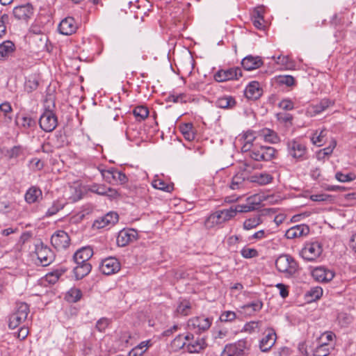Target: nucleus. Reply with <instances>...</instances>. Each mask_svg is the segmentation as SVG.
I'll return each instance as SVG.
<instances>
[{
    "label": "nucleus",
    "mask_w": 356,
    "mask_h": 356,
    "mask_svg": "<svg viewBox=\"0 0 356 356\" xmlns=\"http://www.w3.org/2000/svg\"><path fill=\"white\" fill-rule=\"evenodd\" d=\"M131 339V334L129 331H120L118 334V341L122 348L128 347L130 345L129 341Z\"/></svg>",
    "instance_id": "obj_44"
},
{
    "label": "nucleus",
    "mask_w": 356,
    "mask_h": 356,
    "mask_svg": "<svg viewBox=\"0 0 356 356\" xmlns=\"http://www.w3.org/2000/svg\"><path fill=\"white\" fill-rule=\"evenodd\" d=\"M120 268V261L115 257L106 258L102 261L99 265L100 271L106 275L117 273Z\"/></svg>",
    "instance_id": "obj_13"
},
{
    "label": "nucleus",
    "mask_w": 356,
    "mask_h": 356,
    "mask_svg": "<svg viewBox=\"0 0 356 356\" xmlns=\"http://www.w3.org/2000/svg\"><path fill=\"white\" fill-rule=\"evenodd\" d=\"M251 343L246 339L225 345L220 356H247L250 350Z\"/></svg>",
    "instance_id": "obj_4"
},
{
    "label": "nucleus",
    "mask_w": 356,
    "mask_h": 356,
    "mask_svg": "<svg viewBox=\"0 0 356 356\" xmlns=\"http://www.w3.org/2000/svg\"><path fill=\"white\" fill-rule=\"evenodd\" d=\"M35 252L40 265L42 266L49 265L54 260V254L53 251L42 241H38L35 244Z\"/></svg>",
    "instance_id": "obj_9"
},
{
    "label": "nucleus",
    "mask_w": 356,
    "mask_h": 356,
    "mask_svg": "<svg viewBox=\"0 0 356 356\" xmlns=\"http://www.w3.org/2000/svg\"><path fill=\"white\" fill-rule=\"evenodd\" d=\"M39 124L43 131L51 132L57 127V117L52 111H45L40 118Z\"/></svg>",
    "instance_id": "obj_11"
},
{
    "label": "nucleus",
    "mask_w": 356,
    "mask_h": 356,
    "mask_svg": "<svg viewBox=\"0 0 356 356\" xmlns=\"http://www.w3.org/2000/svg\"><path fill=\"white\" fill-rule=\"evenodd\" d=\"M287 155L296 162L304 161L308 159V150L305 143L300 138L288 140L286 142Z\"/></svg>",
    "instance_id": "obj_1"
},
{
    "label": "nucleus",
    "mask_w": 356,
    "mask_h": 356,
    "mask_svg": "<svg viewBox=\"0 0 356 356\" xmlns=\"http://www.w3.org/2000/svg\"><path fill=\"white\" fill-rule=\"evenodd\" d=\"M263 307L261 300H256L250 303L246 304L241 307L242 312L247 315L252 316L254 313L259 312Z\"/></svg>",
    "instance_id": "obj_34"
},
{
    "label": "nucleus",
    "mask_w": 356,
    "mask_h": 356,
    "mask_svg": "<svg viewBox=\"0 0 356 356\" xmlns=\"http://www.w3.org/2000/svg\"><path fill=\"white\" fill-rule=\"evenodd\" d=\"M113 177V183L124 184L128 181V178L126 175L116 168H115Z\"/></svg>",
    "instance_id": "obj_51"
},
{
    "label": "nucleus",
    "mask_w": 356,
    "mask_h": 356,
    "mask_svg": "<svg viewBox=\"0 0 356 356\" xmlns=\"http://www.w3.org/2000/svg\"><path fill=\"white\" fill-rule=\"evenodd\" d=\"M82 296V293L80 289L72 288L67 293V300L72 302H76Z\"/></svg>",
    "instance_id": "obj_48"
},
{
    "label": "nucleus",
    "mask_w": 356,
    "mask_h": 356,
    "mask_svg": "<svg viewBox=\"0 0 356 356\" xmlns=\"http://www.w3.org/2000/svg\"><path fill=\"white\" fill-rule=\"evenodd\" d=\"M241 254L243 258L252 259L258 257L259 252L255 248L245 246L241 249Z\"/></svg>",
    "instance_id": "obj_49"
},
{
    "label": "nucleus",
    "mask_w": 356,
    "mask_h": 356,
    "mask_svg": "<svg viewBox=\"0 0 356 356\" xmlns=\"http://www.w3.org/2000/svg\"><path fill=\"white\" fill-rule=\"evenodd\" d=\"M262 223V220L259 216H255L252 218L246 219L243 222V229L245 230H250L257 227L258 225Z\"/></svg>",
    "instance_id": "obj_42"
},
{
    "label": "nucleus",
    "mask_w": 356,
    "mask_h": 356,
    "mask_svg": "<svg viewBox=\"0 0 356 356\" xmlns=\"http://www.w3.org/2000/svg\"><path fill=\"white\" fill-rule=\"evenodd\" d=\"M323 295V289L321 287L316 286L312 288L308 292L307 296L312 298V300L319 299Z\"/></svg>",
    "instance_id": "obj_54"
},
{
    "label": "nucleus",
    "mask_w": 356,
    "mask_h": 356,
    "mask_svg": "<svg viewBox=\"0 0 356 356\" xmlns=\"http://www.w3.org/2000/svg\"><path fill=\"white\" fill-rule=\"evenodd\" d=\"M267 334L261 338L259 343V347L261 352H268L275 345L277 340V335L273 328L267 329Z\"/></svg>",
    "instance_id": "obj_16"
},
{
    "label": "nucleus",
    "mask_w": 356,
    "mask_h": 356,
    "mask_svg": "<svg viewBox=\"0 0 356 356\" xmlns=\"http://www.w3.org/2000/svg\"><path fill=\"white\" fill-rule=\"evenodd\" d=\"M42 197V192L38 186H33L30 187L24 195L25 201L28 204H33L38 202Z\"/></svg>",
    "instance_id": "obj_26"
},
{
    "label": "nucleus",
    "mask_w": 356,
    "mask_h": 356,
    "mask_svg": "<svg viewBox=\"0 0 356 356\" xmlns=\"http://www.w3.org/2000/svg\"><path fill=\"white\" fill-rule=\"evenodd\" d=\"M331 351V346L327 342L323 341L319 343L318 346L313 350L314 356H327Z\"/></svg>",
    "instance_id": "obj_37"
},
{
    "label": "nucleus",
    "mask_w": 356,
    "mask_h": 356,
    "mask_svg": "<svg viewBox=\"0 0 356 356\" xmlns=\"http://www.w3.org/2000/svg\"><path fill=\"white\" fill-rule=\"evenodd\" d=\"M152 185L154 188L166 192H170L173 190V185L169 184L159 178L154 179L152 182Z\"/></svg>",
    "instance_id": "obj_41"
},
{
    "label": "nucleus",
    "mask_w": 356,
    "mask_h": 356,
    "mask_svg": "<svg viewBox=\"0 0 356 356\" xmlns=\"http://www.w3.org/2000/svg\"><path fill=\"white\" fill-rule=\"evenodd\" d=\"M20 124L24 128L28 129L35 126V122L30 116H23L20 120Z\"/></svg>",
    "instance_id": "obj_60"
},
{
    "label": "nucleus",
    "mask_w": 356,
    "mask_h": 356,
    "mask_svg": "<svg viewBox=\"0 0 356 356\" xmlns=\"http://www.w3.org/2000/svg\"><path fill=\"white\" fill-rule=\"evenodd\" d=\"M333 105L329 99H323L318 103L313 104L309 107V112L313 115H318L325 111L330 106Z\"/></svg>",
    "instance_id": "obj_29"
},
{
    "label": "nucleus",
    "mask_w": 356,
    "mask_h": 356,
    "mask_svg": "<svg viewBox=\"0 0 356 356\" xmlns=\"http://www.w3.org/2000/svg\"><path fill=\"white\" fill-rule=\"evenodd\" d=\"M309 232V228L307 225L301 224L298 225L289 229L286 233L285 236L287 238L293 239L306 236Z\"/></svg>",
    "instance_id": "obj_22"
},
{
    "label": "nucleus",
    "mask_w": 356,
    "mask_h": 356,
    "mask_svg": "<svg viewBox=\"0 0 356 356\" xmlns=\"http://www.w3.org/2000/svg\"><path fill=\"white\" fill-rule=\"evenodd\" d=\"M175 313L177 316H188L191 313V304L187 300H183L178 304Z\"/></svg>",
    "instance_id": "obj_35"
},
{
    "label": "nucleus",
    "mask_w": 356,
    "mask_h": 356,
    "mask_svg": "<svg viewBox=\"0 0 356 356\" xmlns=\"http://www.w3.org/2000/svg\"><path fill=\"white\" fill-rule=\"evenodd\" d=\"M234 211L231 207L216 211L206 219L204 225L207 228L211 229L233 218L234 217Z\"/></svg>",
    "instance_id": "obj_5"
},
{
    "label": "nucleus",
    "mask_w": 356,
    "mask_h": 356,
    "mask_svg": "<svg viewBox=\"0 0 356 356\" xmlns=\"http://www.w3.org/2000/svg\"><path fill=\"white\" fill-rule=\"evenodd\" d=\"M326 135L327 131L325 130H316L311 137V140L314 145L320 147L325 143Z\"/></svg>",
    "instance_id": "obj_38"
},
{
    "label": "nucleus",
    "mask_w": 356,
    "mask_h": 356,
    "mask_svg": "<svg viewBox=\"0 0 356 356\" xmlns=\"http://www.w3.org/2000/svg\"><path fill=\"white\" fill-rule=\"evenodd\" d=\"M118 221V215L115 212H108L106 215L98 218L93 222V227L102 229L107 226H113Z\"/></svg>",
    "instance_id": "obj_17"
},
{
    "label": "nucleus",
    "mask_w": 356,
    "mask_h": 356,
    "mask_svg": "<svg viewBox=\"0 0 356 356\" xmlns=\"http://www.w3.org/2000/svg\"><path fill=\"white\" fill-rule=\"evenodd\" d=\"M33 13V6L30 3L16 6L13 9L15 17L19 20H27Z\"/></svg>",
    "instance_id": "obj_20"
},
{
    "label": "nucleus",
    "mask_w": 356,
    "mask_h": 356,
    "mask_svg": "<svg viewBox=\"0 0 356 356\" xmlns=\"http://www.w3.org/2000/svg\"><path fill=\"white\" fill-rule=\"evenodd\" d=\"M277 270L285 277L294 276L299 270V265L296 260L289 254H281L275 260Z\"/></svg>",
    "instance_id": "obj_2"
},
{
    "label": "nucleus",
    "mask_w": 356,
    "mask_h": 356,
    "mask_svg": "<svg viewBox=\"0 0 356 356\" xmlns=\"http://www.w3.org/2000/svg\"><path fill=\"white\" fill-rule=\"evenodd\" d=\"M8 153L10 159L17 158L23 154V149L20 146H14L8 151Z\"/></svg>",
    "instance_id": "obj_64"
},
{
    "label": "nucleus",
    "mask_w": 356,
    "mask_h": 356,
    "mask_svg": "<svg viewBox=\"0 0 356 356\" xmlns=\"http://www.w3.org/2000/svg\"><path fill=\"white\" fill-rule=\"evenodd\" d=\"M312 275L315 280L327 283L334 278L335 273L325 267H316L312 270Z\"/></svg>",
    "instance_id": "obj_19"
},
{
    "label": "nucleus",
    "mask_w": 356,
    "mask_h": 356,
    "mask_svg": "<svg viewBox=\"0 0 356 356\" xmlns=\"http://www.w3.org/2000/svg\"><path fill=\"white\" fill-rule=\"evenodd\" d=\"M309 199L314 202H332V197L325 193H318L311 195Z\"/></svg>",
    "instance_id": "obj_52"
},
{
    "label": "nucleus",
    "mask_w": 356,
    "mask_h": 356,
    "mask_svg": "<svg viewBox=\"0 0 356 356\" xmlns=\"http://www.w3.org/2000/svg\"><path fill=\"white\" fill-rule=\"evenodd\" d=\"M186 96L184 93L179 95L172 94L168 96V100L174 103H183L186 102Z\"/></svg>",
    "instance_id": "obj_61"
},
{
    "label": "nucleus",
    "mask_w": 356,
    "mask_h": 356,
    "mask_svg": "<svg viewBox=\"0 0 356 356\" xmlns=\"http://www.w3.org/2000/svg\"><path fill=\"white\" fill-rule=\"evenodd\" d=\"M242 76V70L239 67H231L226 70H219L214 74V79L218 82H225L238 79Z\"/></svg>",
    "instance_id": "obj_12"
},
{
    "label": "nucleus",
    "mask_w": 356,
    "mask_h": 356,
    "mask_svg": "<svg viewBox=\"0 0 356 356\" xmlns=\"http://www.w3.org/2000/svg\"><path fill=\"white\" fill-rule=\"evenodd\" d=\"M258 136L267 143H277L280 141L278 134L270 129L264 128L261 129L258 133Z\"/></svg>",
    "instance_id": "obj_27"
},
{
    "label": "nucleus",
    "mask_w": 356,
    "mask_h": 356,
    "mask_svg": "<svg viewBox=\"0 0 356 356\" xmlns=\"http://www.w3.org/2000/svg\"><path fill=\"white\" fill-rule=\"evenodd\" d=\"M236 317V313L232 311H225L222 313L220 319L222 322L233 321Z\"/></svg>",
    "instance_id": "obj_57"
},
{
    "label": "nucleus",
    "mask_w": 356,
    "mask_h": 356,
    "mask_svg": "<svg viewBox=\"0 0 356 356\" xmlns=\"http://www.w3.org/2000/svg\"><path fill=\"white\" fill-rule=\"evenodd\" d=\"M110 324V321L107 318H101L96 323V329L99 332H104Z\"/></svg>",
    "instance_id": "obj_59"
},
{
    "label": "nucleus",
    "mask_w": 356,
    "mask_h": 356,
    "mask_svg": "<svg viewBox=\"0 0 356 356\" xmlns=\"http://www.w3.org/2000/svg\"><path fill=\"white\" fill-rule=\"evenodd\" d=\"M256 203L253 201V197H250L247 199L245 204L231 206V209L234 211V217L237 213H246L253 211L256 209Z\"/></svg>",
    "instance_id": "obj_28"
},
{
    "label": "nucleus",
    "mask_w": 356,
    "mask_h": 356,
    "mask_svg": "<svg viewBox=\"0 0 356 356\" xmlns=\"http://www.w3.org/2000/svg\"><path fill=\"white\" fill-rule=\"evenodd\" d=\"M323 247L318 241L306 243L302 248L300 255L308 261H316L322 254Z\"/></svg>",
    "instance_id": "obj_7"
},
{
    "label": "nucleus",
    "mask_w": 356,
    "mask_h": 356,
    "mask_svg": "<svg viewBox=\"0 0 356 356\" xmlns=\"http://www.w3.org/2000/svg\"><path fill=\"white\" fill-rule=\"evenodd\" d=\"M235 99L229 95H225L219 97L216 102V105L220 108H233L236 106Z\"/></svg>",
    "instance_id": "obj_32"
},
{
    "label": "nucleus",
    "mask_w": 356,
    "mask_h": 356,
    "mask_svg": "<svg viewBox=\"0 0 356 356\" xmlns=\"http://www.w3.org/2000/svg\"><path fill=\"white\" fill-rule=\"evenodd\" d=\"M243 68L248 71L253 70L260 67L263 61L259 56H247L241 62Z\"/></svg>",
    "instance_id": "obj_25"
},
{
    "label": "nucleus",
    "mask_w": 356,
    "mask_h": 356,
    "mask_svg": "<svg viewBox=\"0 0 356 356\" xmlns=\"http://www.w3.org/2000/svg\"><path fill=\"white\" fill-rule=\"evenodd\" d=\"M51 245L58 251L67 249L71 243L68 234L63 230H57L51 236Z\"/></svg>",
    "instance_id": "obj_10"
},
{
    "label": "nucleus",
    "mask_w": 356,
    "mask_h": 356,
    "mask_svg": "<svg viewBox=\"0 0 356 356\" xmlns=\"http://www.w3.org/2000/svg\"><path fill=\"white\" fill-rule=\"evenodd\" d=\"M61 275L62 273L58 270L49 273L46 275V280L51 284H54L58 280Z\"/></svg>",
    "instance_id": "obj_63"
},
{
    "label": "nucleus",
    "mask_w": 356,
    "mask_h": 356,
    "mask_svg": "<svg viewBox=\"0 0 356 356\" xmlns=\"http://www.w3.org/2000/svg\"><path fill=\"white\" fill-rule=\"evenodd\" d=\"M261 321H250L246 323L243 326V331L248 332L249 334L254 333L257 331H259L260 327L261 326Z\"/></svg>",
    "instance_id": "obj_46"
},
{
    "label": "nucleus",
    "mask_w": 356,
    "mask_h": 356,
    "mask_svg": "<svg viewBox=\"0 0 356 356\" xmlns=\"http://www.w3.org/2000/svg\"><path fill=\"white\" fill-rule=\"evenodd\" d=\"M277 119L279 122L282 123H285L286 124H292L293 116L290 113H279L277 114Z\"/></svg>",
    "instance_id": "obj_55"
},
{
    "label": "nucleus",
    "mask_w": 356,
    "mask_h": 356,
    "mask_svg": "<svg viewBox=\"0 0 356 356\" xmlns=\"http://www.w3.org/2000/svg\"><path fill=\"white\" fill-rule=\"evenodd\" d=\"M335 178L340 182H348L356 179V175L353 172L343 174L341 172H337L335 174Z\"/></svg>",
    "instance_id": "obj_47"
},
{
    "label": "nucleus",
    "mask_w": 356,
    "mask_h": 356,
    "mask_svg": "<svg viewBox=\"0 0 356 356\" xmlns=\"http://www.w3.org/2000/svg\"><path fill=\"white\" fill-rule=\"evenodd\" d=\"M205 346L206 343L204 339L199 337L195 341L187 344L188 349L191 353H198L202 350Z\"/></svg>",
    "instance_id": "obj_40"
},
{
    "label": "nucleus",
    "mask_w": 356,
    "mask_h": 356,
    "mask_svg": "<svg viewBox=\"0 0 356 356\" xmlns=\"http://www.w3.org/2000/svg\"><path fill=\"white\" fill-rule=\"evenodd\" d=\"M213 318L204 316L193 317L188 321L187 326L190 331L200 334L209 329Z\"/></svg>",
    "instance_id": "obj_8"
},
{
    "label": "nucleus",
    "mask_w": 356,
    "mask_h": 356,
    "mask_svg": "<svg viewBox=\"0 0 356 356\" xmlns=\"http://www.w3.org/2000/svg\"><path fill=\"white\" fill-rule=\"evenodd\" d=\"M39 86V82L37 78L31 77L25 82L24 88L27 92H31L35 90Z\"/></svg>",
    "instance_id": "obj_50"
},
{
    "label": "nucleus",
    "mask_w": 356,
    "mask_h": 356,
    "mask_svg": "<svg viewBox=\"0 0 356 356\" xmlns=\"http://www.w3.org/2000/svg\"><path fill=\"white\" fill-rule=\"evenodd\" d=\"M245 178L242 173L235 175L231 181L229 187L232 190H238L242 188L244 185Z\"/></svg>",
    "instance_id": "obj_43"
},
{
    "label": "nucleus",
    "mask_w": 356,
    "mask_h": 356,
    "mask_svg": "<svg viewBox=\"0 0 356 356\" xmlns=\"http://www.w3.org/2000/svg\"><path fill=\"white\" fill-rule=\"evenodd\" d=\"M29 313V306L25 302H17L15 311L10 316L8 327L10 329H15L27 318Z\"/></svg>",
    "instance_id": "obj_6"
},
{
    "label": "nucleus",
    "mask_w": 356,
    "mask_h": 356,
    "mask_svg": "<svg viewBox=\"0 0 356 356\" xmlns=\"http://www.w3.org/2000/svg\"><path fill=\"white\" fill-rule=\"evenodd\" d=\"M262 95V89L257 81L250 82L245 89V96L252 100L259 99Z\"/></svg>",
    "instance_id": "obj_24"
},
{
    "label": "nucleus",
    "mask_w": 356,
    "mask_h": 356,
    "mask_svg": "<svg viewBox=\"0 0 356 356\" xmlns=\"http://www.w3.org/2000/svg\"><path fill=\"white\" fill-rule=\"evenodd\" d=\"M279 107L284 111H291L294 108V104L291 99H284L279 103Z\"/></svg>",
    "instance_id": "obj_62"
},
{
    "label": "nucleus",
    "mask_w": 356,
    "mask_h": 356,
    "mask_svg": "<svg viewBox=\"0 0 356 356\" xmlns=\"http://www.w3.org/2000/svg\"><path fill=\"white\" fill-rule=\"evenodd\" d=\"M273 179V176L268 172H257L250 177V181L259 185L270 184Z\"/></svg>",
    "instance_id": "obj_30"
},
{
    "label": "nucleus",
    "mask_w": 356,
    "mask_h": 356,
    "mask_svg": "<svg viewBox=\"0 0 356 356\" xmlns=\"http://www.w3.org/2000/svg\"><path fill=\"white\" fill-rule=\"evenodd\" d=\"M65 203L60 200L54 201L51 206L47 209L45 217H50L56 214L60 210L63 209Z\"/></svg>",
    "instance_id": "obj_39"
},
{
    "label": "nucleus",
    "mask_w": 356,
    "mask_h": 356,
    "mask_svg": "<svg viewBox=\"0 0 356 356\" xmlns=\"http://www.w3.org/2000/svg\"><path fill=\"white\" fill-rule=\"evenodd\" d=\"M74 268V273L76 280H81L86 276L91 270L92 266L90 263L76 264Z\"/></svg>",
    "instance_id": "obj_31"
},
{
    "label": "nucleus",
    "mask_w": 356,
    "mask_h": 356,
    "mask_svg": "<svg viewBox=\"0 0 356 356\" xmlns=\"http://www.w3.org/2000/svg\"><path fill=\"white\" fill-rule=\"evenodd\" d=\"M257 136L255 135V132L252 130H248L245 131L241 138L243 140V145L241 147V151L244 154L250 152V150L257 143H254V141L256 140Z\"/></svg>",
    "instance_id": "obj_23"
},
{
    "label": "nucleus",
    "mask_w": 356,
    "mask_h": 356,
    "mask_svg": "<svg viewBox=\"0 0 356 356\" xmlns=\"http://www.w3.org/2000/svg\"><path fill=\"white\" fill-rule=\"evenodd\" d=\"M133 113L138 120H143L146 118H147L149 115V110L146 106H138L135 107V108L133 111Z\"/></svg>",
    "instance_id": "obj_45"
},
{
    "label": "nucleus",
    "mask_w": 356,
    "mask_h": 356,
    "mask_svg": "<svg viewBox=\"0 0 356 356\" xmlns=\"http://www.w3.org/2000/svg\"><path fill=\"white\" fill-rule=\"evenodd\" d=\"M88 191L99 195L106 196L111 199L116 198L119 196V193L117 190L111 187H107L104 184L94 183L88 186Z\"/></svg>",
    "instance_id": "obj_14"
},
{
    "label": "nucleus",
    "mask_w": 356,
    "mask_h": 356,
    "mask_svg": "<svg viewBox=\"0 0 356 356\" xmlns=\"http://www.w3.org/2000/svg\"><path fill=\"white\" fill-rule=\"evenodd\" d=\"M92 255V249L90 246H86L76 251L73 255V259L76 264L89 263L88 260Z\"/></svg>",
    "instance_id": "obj_21"
},
{
    "label": "nucleus",
    "mask_w": 356,
    "mask_h": 356,
    "mask_svg": "<svg viewBox=\"0 0 356 356\" xmlns=\"http://www.w3.org/2000/svg\"><path fill=\"white\" fill-rule=\"evenodd\" d=\"M114 171H115V168H111L107 169V170H101V174H102L103 178L107 182L113 183V179H114V177H113Z\"/></svg>",
    "instance_id": "obj_58"
},
{
    "label": "nucleus",
    "mask_w": 356,
    "mask_h": 356,
    "mask_svg": "<svg viewBox=\"0 0 356 356\" xmlns=\"http://www.w3.org/2000/svg\"><path fill=\"white\" fill-rule=\"evenodd\" d=\"M138 238V232L134 229H123L117 236V244L120 247H125Z\"/></svg>",
    "instance_id": "obj_15"
},
{
    "label": "nucleus",
    "mask_w": 356,
    "mask_h": 356,
    "mask_svg": "<svg viewBox=\"0 0 356 356\" xmlns=\"http://www.w3.org/2000/svg\"><path fill=\"white\" fill-rule=\"evenodd\" d=\"M15 49V44L10 40H6L0 44V59L8 57Z\"/></svg>",
    "instance_id": "obj_36"
},
{
    "label": "nucleus",
    "mask_w": 356,
    "mask_h": 356,
    "mask_svg": "<svg viewBox=\"0 0 356 356\" xmlns=\"http://www.w3.org/2000/svg\"><path fill=\"white\" fill-rule=\"evenodd\" d=\"M336 337L334 333L331 331H326L323 332L320 337L318 338L319 343H322L323 341L327 342L328 345H330V342L332 341L334 338Z\"/></svg>",
    "instance_id": "obj_56"
},
{
    "label": "nucleus",
    "mask_w": 356,
    "mask_h": 356,
    "mask_svg": "<svg viewBox=\"0 0 356 356\" xmlns=\"http://www.w3.org/2000/svg\"><path fill=\"white\" fill-rule=\"evenodd\" d=\"M78 29V24L72 17L63 19L58 25L60 33L64 35H70L74 33Z\"/></svg>",
    "instance_id": "obj_18"
},
{
    "label": "nucleus",
    "mask_w": 356,
    "mask_h": 356,
    "mask_svg": "<svg viewBox=\"0 0 356 356\" xmlns=\"http://www.w3.org/2000/svg\"><path fill=\"white\" fill-rule=\"evenodd\" d=\"M179 129L186 140L192 141L195 139V131L192 123L182 124L179 126Z\"/></svg>",
    "instance_id": "obj_33"
},
{
    "label": "nucleus",
    "mask_w": 356,
    "mask_h": 356,
    "mask_svg": "<svg viewBox=\"0 0 356 356\" xmlns=\"http://www.w3.org/2000/svg\"><path fill=\"white\" fill-rule=\"evenodd\" d=\"M228 331L226 329L213 330L212 331V337L215 341H222L227 337Z\"/></svg>",
    "instance_id": "obj_53"
},
{
    "label": "nucleus",
    "mask_w": 356,
    "mask_h": 356,
    "mask_svg": "<svg viewBox=\"0 0 356 356\" xmlns=\"http://www.w3.org/2000/svg\"><path fill=\"white\" fill-rule=\"evenodd\" d=\"M276 152V149L273 147L257 144L245 155L256 161H268L275 157Z\"/></svg>",
    "instance_id": "obj_3"
}]
</instances>
